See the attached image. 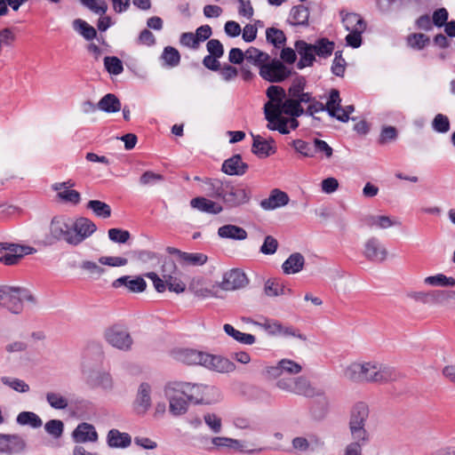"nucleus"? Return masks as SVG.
<instances>
[{"label":"nucleus","mask_w":455,"mask_h":455,"mask_svg":"<svg viewBox=\"0 0 455 455\" xmlns=\"http://www.w3.org/2000/svg\"><path fill=\"white\" fill-rule=\"evenodd\" d=\"M267 102L264 106L269 130H276L287 134L299 126L297 117L304 113L301 103L309 104L314 99L308 92L300 93L297 99H287L284 90L278 85H271L267 90Z\"/></svg>","instance_id":"obj_1"},{"label":"nucleus","mask_w":455,"mask_h":455,"mask_svg":"<svg viewBox=\"0 0 455 455\" xmlns=\"http://www.w3.org/2000/svg\"><path fill=\"white\" fill-rule=\"evenodd\" d=\"M346 380L362 384H387L398 379L395 369L378 360H355L346 364L341 371Z\"/></svg>","instance_id":"obj_2"},{"label":"nucleus","mask_w":455,"mask_h":455,"mask_svg":"<svg viewBox=\"0 0 455 455\" xmlns=\"http://www.w3.org/2000/svg\"><path fill=\"white\" fill-rule=\"evenodd\" d=\"M205 184L207 192L212 196L220 198L228 207H238L248 204L251 197V188L242 183L234 184L228 181L208 179Z\"/></svg>","instance_id":"obj_3"},{"label":"nucleus","mask_w":455,"mask_h":455,"mask_svg":"<svg viewBox=\"0 0 455 455\" xmlns=\"http://www.w3.org/2000/svg\"><path fill=\"white\" fill-rule=\"evenodd\" d=\"M275 379V387L282 392L313 397L319 393L311 385L310 381L304 376L291 377L287 375H280L279 377H267Z\"/></svg>","instance_id":"obj_4"},{"label":"nucleus","mask_w":455,"mask_h":455,"mask_svg":"<svg viewBox=\"0 0 455 455\" xmlns=\"http://www.w3.org/2000/svg\"><path fill=\"white\" fill-rule=\"evenodd\" d=\"M163 393L169 402V411L173 416H180L186 413L188 400L185 382H170L164 386Z\"/></svg>","instance_id":"obj_5"},{"label":"nucleus","mask_w":455,"mask_h":455,"mask_svg":"<svg viewBox=\"0 0 455 455\" xmlns=\"http://www.w3.org/2000/svg\"><path fill=\"white\" fill-rule=\"evenodd\" d=\"M30 292L22 287L2 285L0 286V306L9 311L18 314L22 310L24 300H32Z\"/></svg>","instance_id":"obj_6"},{"label":"nucleus","mask_w":455,"mask_h":455,"mask_svg":"<svg viewBox=\"0 0 455 455\" xmlns=\"http://www.w3.org/2000/svg\"><path fill=\"white\" fill-rule=\"evenodd\" d=\"M187 398L194 403L212 404L221 400V392L214 386L185 382Z\"/></svg>","instance_id":"obj_7"},{"label":"nucleus","mask_w":455,"mask_h":455,"mask_svg":"<svg viewBox=\"0 0 455 455\" xmlns=\"http://www.w3.org/2000/svg\"><path fill=\"white\" fill-rule=\"evenodd\" d=\"M253 325L264 330L267 335L280 338H296L305 341L306 336L290 324L273 318H264L262 322H252Z\"/></svg>","instance_id":"obj_8"},{"label":"nucleus","mask_w":455,"mask_h":455,"mask_svg":"<svg viewBox=\"0 0 455 455\" xmlns=\"http://www.w3.org/2000/svg\"><path fill=\"white\" fill-rule=\"evenodd\" d=\"M96 230L97 227L91 220L84 217L71 218L69 236L67 239V243L77 246L89 238Z\"/></svg>","instance_id":"obj_9"},{"label":"nucleus","mask_w":455,"mask_h":455,"mask_svg":"<svg viewBox=\"0 0 455 455\" xmlns=\"http://www.w3.org/2000/svg\"><path fill=\"white\" fill-rule=\"evenodd\" d=\"M36 252L35 248L17 243H0V262L5 266L18 264L20 259Z\"/></svg>","instance_id":"obj_10"},{"label":"nucleus","mask_w":455,"mask_h":455,"mask_svg":"<svg viewBox=\"0 0 455 455\" xmlns=\"http://www.w3.org/2000/svg\"><path fill=\"white\" fill-rule=\"evenodd\" d=\"M362 253L366 259L374 263H382L389 256L387 246L376 236L365 239L363 243Z\"/></svg>","instance_id":"obj_11"},{"label":"nucleus","mask_w":455,"mask_h":455,"mask_svg":"<svg viewBox=\"0 0 455 455\" xmlns=\"http://www.w3.org/2000/svg\"><path fill=\"white\" fill-rule=\"evenodd\" d=\"M105 338L112 347L124 351L131 349L133 343L127 329L120 325H114L106 330Z\"/></svg>","instance_id":"obj_12"},{"label":"nucleus","mask_w":455,"mask_h":455,"mask_svg":"<svg viewBox=\"0 0 455 455\" xmlns=\"http://www.w3.org/2000/svg\"><path fill=\"white\" fill-rule=\"evenodd\" d=\"M162 276L165 279L168 290L177 294L186 291V283L180 277L176 264L172 260H166L162 266Z\"/></svg>","instance_id":"obj_13"},{"label":"nucleus","mask_w":455,"mask_h":455,"mask_svg":"<svg viewBox=\"0 0 455 455\" xmlns=\"http://www.w3.org/2000/svg\"><path fill=\"white\" fill-rule=\"evenodd\" d=\"M362 221L365 227L371 230H385L401 226V221L397 218L379 213L366 214Z\"/></svg>","instance_id":"obj_14"},{"label":"nucleus","mask_w":455,"mask_h":455,"mask_svg":"<svg viewBox=\"0 0 455 455\" xmlns=\"http://www.w3.org/2000/svg\"><path fill=\"white\" fill-rule=\"evenodd\" d=\"M75 185L72 180H68L67 181L52 184V188L56 192V196L60 201L72 205H77L81 202V194L73 189Z\"/></svg>","instance_id":"obj_15"},{"label":"nucleus","mask_w":455,"mask_h":455,"mask_svg":"<svg viewBox=\"0 0 455 455\" xmlns=\"http://www.w3.org/2000/svg\"><path fill=\"white\" fill-rule=\"evenodd\" d=\"M152 386L149 383L142 382L136 393L132 403V408L136 414L145 415L152 406Z\"/></svg>","instance_id":"obj_16"},{"label":"nucleus","mask_w":455,"mask_h":455,"mask_svg":"<svg viewBox=\"0 0 455 455\" xmlns=\"http://www.w3.org/2000/svg\"><path fill=\"white\" fill-rule=\"evenodd\" d=\"M291 74V70L287 68L280 60H272L261 68L259 75L267 81L278 83L284 80Z\"/></svg>","instance_id":"obj_17"},{"label":"nucleus","mask_w":455,"mask_h":455,"mask_svg":"<svg viewBox=\"0 0 455 455\" xmlns=\"http://www.w3.org/2000/svg\"><path fill=\"white\" fill-rule=\"evenodd\" d=\"M167 251L175 256L181 267H201L208 260L207 255L202 252H185L174 247H168Z\"/></svg>","instance_id":"obj_18"},{"label":"nucleus","mask_w":455,"mask_h":455,"mask_svg":"<svg viewBox=\"0 0 455 455\" xmlns=\"http://www.w3.org/2000/svg\"><path fill=\"white\" fill-rule=\"evenodd\" d=\"M70 225L71 218L69 217L63 215L53 217L49 225V239L63 240L67 243V239L69 236Z\"/></svg>","instance_id":"obj_19"},{"label":"nucleus","mask_w":455,"mask_h":455,"mask_svg":"<svg viewBox=\"0 0 455 455\" xmlns=\"http://www.w3.org/2000/svg\"><path fill=\"white\" fill-rule=\"evenodd\" d=\"M211 442L216 449L225 448L241 453L251 454L263 451L262 448L248 449L243 441L227 436H214L212 438Z\"/></svg>","instance_id":"obj_20"},{"label":"nucleus","mask_w":455,"mask_h":455,"mask_svg":"<svg viewBox=\"0 0 455 455\" xmlns=\"http://www.w3.org/2000/svg\"><path fill=\"white\" fill-rule=\"evenodd\" d=\"M248 284L246 275L239 269H231L226 272L222 281L218 283L223 291H235L245 287Z\"/></svg>","instance_id":"obj_21"},{"label":"nucleus","mask_w":455,"mask_h":455,"mask_svg":"<svg viewBox=\"0 0 455 455\" xmlns=\"http://www.w3.org/2000/svg\"><path fill=\"white\" fill-rule=\"evenodd\" d=\"M302 371V366L295 361L291 359H282L275 365L266 366L264 368V374L266 377H279L289 374H299Z\"/></svg>","instance_id":"obj_22"},{"label":"nucleus","mask_w":455,"mask_h":455,"mask_svg":"<svg viewBox=\"0 0 455 455\" xmlns=\"http://www.w3.org/2000/svg\"><path fill=\"white\" fill-rule=\"evenodd\" d=\"M218 289V283L209 284L201 277L193 278L188 285V290L202 299L219 297Z\"/></svg>","instance_id":"obj_23"},{"label":"nucleus","mask_w":455,"mask_h":455,"mask_svg":"<svg viewBox=\"0 0 455 455\" xmlns=\"http://www.w3.org/2000/svg\"><path fill=\"white\" fill-rule=\"evenodd\" d=\"M26 443L17 435L0 434V452L5 454L20 453L24 451Z\"/></svg>","instance_id":"obj_24"},{"label":"nucleus","mask_w":455,"mask_h":455,"mask_svg":"<svg viewBox=\"0 0 455 455\" xmlns=\"http://www.w3.org/2000/svg\"><path fill=\"white\" fill-rule=\"evenodd\" d=\"M112 286L114 288L124 287L133 293L143 292L147 288V283L141 276L124 275L116 279Z\"/></svg>","instance_id":"obj_25"},{"label":"nucleus","mask_w":455,"mask_h":455,"mask_svg":"<svg viewBox=\"0 0 455 455\" xmlns=\"http://www.w3.org/2000/svg\"><path fill=\"white\" fill-rule=\"evenodd\" d=\"M289 201V196L285 192L275 188L270 192L268 197L260 201L259 204L265 211H273L287 205Z\"/></svg>","instance_id":"obj_26"},{"label":"nucleus","mask_w":455,"mask_h":455,"mask_svg":"<svg viewBox=\"0 0 455 455\" xmlns=\"http://www.w3.org/2000/svg\"><path fill=\"white\" fill-rule=\"evenodd\" d=\"M72 436L78 443H96L99 439L94 426L86 422L79 424L73 431Z\"/></svg>","instance_id":"obj_27"},{"label":"nucleus","mask_w":455,"mask_h":455,"mask_svg":"<svg viewBox=\"0 0 455 455\" xmlns=\"http://www.w3.org/2000/svg\"><path fill=\"white\" fill-rule=\"evenodd\" d=\"M206 353L192 348H180L174 352L176 360L189 365H204Z\"/></svg>","instance_id":"obj_28"},{"label":"nucleus","mask_w":455,"mask_h":455,"mask_svg":"<svg viewBox=\"0 0 455 455\" xmlns=\"http://www.w3.org/2000/svg\"><path fill=\"white\" fill-rule=\"evenodd\" d=\"M203 366L218 372H231L235 369V364L230 360L207 353Z\"/></svg>","instance_id":"obj_29"},{"label":"nucleus","mask_w":455,"mask_h":455,"mask_svg":"<svg viewBox=\"0 0 455 455\" xmlns=\"http://www.w3.org/2000/svg\"><path fill=\"white\" fill-rule=\"evenodd\" d=\"M370 409L366 403L358 402L351 409L348 426L366 427Z\"/></svg>","instance_id":"obj_30"},{"label":"nucleus","mask_w":455,"mask_h":455,"mask_svg":"<svg viewBox=\"0 0 455 455\" xmlns=\"http://www.w3.org/2000/svg\"><path fill=\"white\" fill-rule=\"evenodd\" d=\"M295 48L300 56L298 68H303L312 66L315 60V56L316 55L315 49L314 48L313 44H307L305 41H298L295 44Z\"/></svg>","instance_id":"obj_31"},{"label":"nucleus","mask_w":455,"mask_h":455,"mask_svg":"<svg viewBox=\"0 0 455 455\" xmlns=\"http://www.w3.org/2000/svg\"><path fill=\"white\" fill-rule=\"evenodd\" d=\"M340 97L339 91L332 89L330 92L329 100L326 102L325 108L330 116L336 117L341 122H347V116L340 106Z\"/></svg>","instance_id":"obj_32"},{"label":"nucleus","mask_w":455,"mask_h":455,"mask_svg":"<svg viewBox=\"0 0 455 455\" xmlns=\"http://www.w3.org/2000/svg\"><path fill=\"white\" fill-rule=\"evenodd\" d=\"M190 206L193 209L209 214H219L223 211L220 204L203 196L193 198L190 201Z\"/></svg>","instance_id":"obj_33"},{"label":"nucleus","mask_w":455,"mask_h":455,"mask_svg":"<svg viewBox=\"0 0 455 455\" xmlns=\"http://www.w3.org/2000/svg\"><path fill=\"white\" fill-rule=\"evenodd\" d=\"M87 382L92 387L100 388L103 391L110 392L114 388V379L108 371H98L94 375L88 377Z\"/></svg>","instance_id":"obj_34"},{"label":"nucleus","mask_w":455,"mask_h":455,"mask_svg":"<svg viewBox=\"0 0 455 455\" xmlns=\"http://www.w3.org/2000/svg\"><path fill=\"white\" fill-rule=\"evenodd\" d=\"M107 443L110 448L124 449L131 445L132 437L128 433L110 429L107 434Z\"/></svg>","instance_id":"obj_35"},{"label":"nucleus","mask_w":455,"mask_h":455,"mask_svg":"<svg viewBox=\"0 0 455 455\" xmlns=\"http://www.w3.org/2000/svg\"><path fill=\"white\" fill-rule=\"evenodd\" d=\"M248 165L243 162L239 155L227 159L222 164V171L228 175H243Z\"/></svg>","instance_id":"obj_36"},{"label":"nucleus","mask_w":455,"mask_h":455,"mask_svg":"<svg viewBox=\"0 0 455 455\" xmlns=\"http://www.w3.org/2000/svg\"><path fill=\"white\" fill-rule=\"evenodd\" d=\"M340 16L343 26L348 32L366 29V23L358 13L341 12Z\"/></svg>","instance_id":"obj_37"},{"label":"nucleus","mask_w":455,"mask_h":455,"mask_svg":"<svg viewBox=\"0 0 455 455\" xmlns=\"http://www.w3.org/2000/svg\"><path fill=\"white\" fill-rule=\"evenodd\" d=\"M305 259L299 252L292 253L283 263L282 268L284 274L292 275L300 272L303 269Z\"/></svg>","instance_id":"obj_38"},{"label":"nucleus","mask_w":455,"mask_h":455,"mask_svg":"<svg viewBox=\"0 0 455 455\" xmlns=\"http://www.w3.org/2000/svg\"><path fill=\"white\" fill-rule=\"evenodd\" d=\"M218 235L221 238L234 240H244L247 237V232L243 228L231 224L220 227Z\"/></svg>","instance_id":"obj_39"},{"label":"nucleus","mask_w":455,"mask_h":455,"mask_svg":"<svg viewBox=\"0 0 455 455\" xmlns=\"http://www.w3.org/2000/svg\"><path fill=\"white\" fill-rule=\"evenodd\" d=\"M423 283L425 285L431 287H454L455 278L447 276L444 274L439 273L434 275H429L424 278Z\"/></svg>","instance_id":"obj_40"},{"label":"nucleus","mask_w":455,"mask_h":455,"mask_svg":"<svg viewBox=\"0 0 455 455\" xmlns=\"http://www.w3.org/2000/svg\"><path fill=\"white\" fill-rule=\"evenodd\" d=\"M223 330L227 335L232 337L235 341L243 345H252L256 341L254 335L250 333L242 332L235 329L231 324L226 323L223 326Z\"/></svg>","instance_id":"obj_41"},{"label":"nucleus","mask_w":455,"mask_h":455,"mask_svg":"<svg viewBox=\"0 0 455 455\" xmlns=\"http://www.w3.org/2000/svg\"><path fill=\"white\" fill-rule=\"evenodd\" d=\"M245 60L261 70V68L269 60V55L255 47H250L245 52Z\"/></svg>","instance_id":"obj_42"},{"label":"nucleus","mask_w":455,"mask_h":455,"mask_svg":"<svg viewBox=\"0 0 455 455\" xmlns=\"http://www.w3.org/2000/svg\"><path fill=\"white\" fill-rule=\"evenodd\" d=\"M98 108L107 113H116L121 109V102L116 95L106 94L97 104Z\"/></svg>","instance_id":"obj_43"},{"label":"nucleus","mask_w":455,"mask_h":455,"mask_svg":"<svg viewBox=\"0 0 455 455\" xmlns=\"http://www.w3.org/2000/svg\"><path fill=\"white\" fill-rule=\"evenodd\" d=\"M309 17V11L304 5H298L291 8L289 21L291 25H306Z\"/></svg>","instance_id":"obj_44"},{"label":"nucleus","mask_w":455,"mask_h":455,"mask_svg":"<svg viewBox=\"0 0 455 455\" xmlns=\"http://www.w3.org/2000/svg\"><path fill=\"white\" fill-rule=\"evenodd\" d=\"M252 152L259 157H267L275 152L272 144L260 136H255L252 144Z\"/></svg>","instance_id":"obj_45"},{"label":"nucleus","mask_w":455,"mask_h":455,"mask_svg":"<svg viewBox=\"0 0 455 455\" xmlns=\"http://www.w3.org/2000/svg\"><path fill=\"white\" fill-rule=\"evenodd\" d=\"M351 443H357L359 445H365L370 441V433L366 427L348 426Z\"/></svg>","instance_id":"obj_46"},{"label":"nucleus","mask_w":455,"mask_h":455,"mask_svg":"<svg viewBox=\"0 0 455 455\" xmlns=\"http://www.w3.org/2000/svg\"><path fill=\"white\" fill-rule=\"evenodd\" d=\"M16 421L21 426H30L33 428H38L43 425L41 418L32 411H22L18 414Z\"/></svg>","instance_id":"obj_47"},{"label":"nucleus","mask_w":455,"mask_h":455,"mask_svg":"<svg viewBox=\"0 0 455 455\" xmlns=\"http://www.w3.org/2000/svg\"><path fill=\"white\" fill-rule=\"evenodd\" d=\"M97 217L108 219L111 216V207L100 200H90L86 205Z\"/></svg>","instance_id":"obj_48"},{"label":"nucleus","mask_w":455,"mask_h":455,"mask_svg":"<svg viewBox=\"0 0 455 455\" xmlns=\"http://www.w3.org/2000/svg\"><path fill=\"white\" fill-rule=\"evenodd\" d=\"M313 154L314 157L318 156L320 159H330L333 155V149L326 141L315 138Z\"/></svg>","instance_id":"obj_49"},{"label":"nucleus","mask_w":455,"mask_h":455,"mask_svg":"<svg viewBox=\"0 0 455 455\" xmlns=\"http://www.w3.org/2000/svg\"><path fill=\"white\" fill-rule=\"evenodd\" d=\"M45 399L49 405L55 410H65L68 406V400L58 392H47Z\"/></svg>","instance_id":"obj_50"},{"label":"nucleus","mask_w":455,"mask_h":455,"mask_svg":"<svg viewBox=\"0 0 455 455\" xmlns=\"http://www.w3.org/2000/svg\"><path fill=\"white\" fill-rule=\"evenodd\" d=\"M73 28L86 40H92L97 35L96 29L81 19H76L73 21Z\"/></svg>","instance_id":"obj_51"},{"label":"nucleus","mask_w":455,"mask_h":455,"mask_svg":"<svg viewBox=\"0 0 455 455\" xmlns=\"http://www.w3.org/2000/svg\"><path fill=\"white\" fill-rule=\"evenodd\" d=\"M294 150L303 157L313 158L314 140L312 143L298 139L291 142Z\"/></svg>","instance_id":"obj_52"},{"label":"nucleus","mask_w":455,"mask_h":455,"mask_svg":"<svg viewBox=\"0 0 455 455\" xmlns=\"http://www.w3.org/2000/svg\"><path fill=\"white\" fill-rule=\"evenodd\" d=\"M162 60L164 65L173 68L179 65L180 55L177 49L172 46H166L162 53Z\"/></svg>","instance_id":"obj_53"},{"label":"nucleus","mask_w":455,"mask_h":455,"mask_svg":"<svg viewBox=\"0 0 455 455\" xmlns=\"http://www.w3.org/2000/svg\"><path fill=\"white\" fill-rule=\"evenodd\" d=\"M313 46L315 49L316 55L320 58L331 56L334 50V44L325 38L317 40Z\"/></svg>","instance_id":"obj_54"},{"label":"nucleus","mask_w":455,"mask_h":455,"mask_svg":"<svg viewBox=\"0 0 455 455\" xmlns=\"http://www.w3.org/2000/svg\"><path fill=\"white\" fill-rule=\"evenodd\" d=\"M1 382L19 393H27L29 391L28 384L17 378L4 376L1 378Z\"/></svg>","instance_id":"obj_55"},{"label":"nucleus","mask_w":455,"mask_h":455,"mask_svg":"<svg viewBox=\"0 0 455 455\" xmlns=\"http://www.w3.org/2000/svg\"><path fill=\"white\" fill-rule=\"evenodd\" d=\"M266 37L268 43L272 44L275 47L280 48L285 43L284 33L277 28H269L266 31Z\"/></svg>","instance_id":"obj_56"},{"label":"nucleus","mask_w":455,"mask_h":455,"mask_svg":"<svg viewBox=\"0 0 455 455\" xmlns=\"http://www.w3.org/2000/svg\"><path fill=\"white\" fill-rule=\"evenodd\" d=\"M104 66L107 71L111 75H120L124 71L122 61L117 57H105Z\"/></svg>","instance_id":"obj_57"},{"label":"nucleus","mask_w":455,"mask_h":455,"mask_svg":"<svg viewBox=\"0 0 455 455\" xmlns=\"http://www.w3.org/2000/svg\"><path fill=\"white\" fill-rule=\"evenodd\" d=\"M45 431L54 438H60L64 430V424L60 419H51L44 425Z\"/></svg>","instance_id":"obj_58"},{"label":"nucleus","mask_w":455,"mask_h":455,"mask_svg":"<svg viewBox=\"0 0 455 455\" xmlns=\"http://www.w3.org/2000/svg\"><path fill=\"white\" fill-rule=\"evenodd\" d=\"M81 3L94 13L103 15L108 11L105 0H81Z\"/></svg>","instance_id":"obj_59"},{"label":"nucleus","mask_w":455,"mask_h":455,"mask_svg":"<svg viewBox=\"0 0 455 455\" xmlns=\"http://www.w3.org/2000/svg\"><path fill=\"white\" fill-rule=\"evenodd\" d=\"M204 423L214 434H218L222 429V420L220 416L215 413H206L204 415Z\"/></svg>","instance_id":"obj_60"},{"label":"nucleus","mask_w":455,"mask_h":455,"mask_svg":"<svg viewBox=\"0 0 455 455\" xmlns=\"http://www.w3.org/2000/svg\"><path fill=\"white\" fill-rule=\"evenodd\" d=\"M432 127L437 132L446 133L450 130L449 118L443 114H437L432 122Z\"/></svg>","instance_id":"obj_61"},{"label":"nucleus","mask_w":455,"mask_h":455,"mask_svg":"<svg viewBox=\"0 0 455 455\" xmlns=\"http://www.w3.org/2000/svg\"><path fill=\"white\" fill-rule=\"evenodd\" d=\"M398 136V132L395 127L391 125H384L381 128L379 134V143L387 144L395 141Z\"/></svg>","instance_id":"obj_62"},{"label":"nucleus","mask_w":455,"mask_h":455,"mask_svg":"<svg viewBox=\"0 0 455 455\" xmlns=\"http://www.w3.org/2000/svg\"><path fill=\"white\" fill-rule=\"evenodd\" d=\"M99 263L108 267H119L126 266L128 259L126 258L118 256H101L99 259Z\"/></svg>","instance_id":"obj_63"},{"label":"nucleus","mask_w":455,"mask_h":455,"mask_svg":"<svg viewBox=\"0 0 455 455\" xmlns=\"http://www.w3.org/2000/svg\"><path fill=\"white\" fill-rule=\"evenodd\" d=\"M111 241L119 243H124L130 239V233L121 228H110L108 232Z\"/></svg>","instance_id":"obj_64"}]
</instances>
